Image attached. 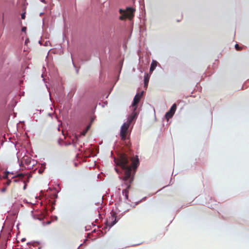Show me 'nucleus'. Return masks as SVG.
<instances>
[{
    "mask_svg": "<svg viewBox=\"0 0 249 249\" xmlns=\"http://www.w3.org/2000/svg\"><path fill=\"white\" fill-rule=\"evenodd\" d=\"M132 161L130 164L129 158L124 153L120 154L117 159H115V161L117 164L120 166L124 172V176L123 179L125 184L127 186L126 188L123 190V193L125 194V196L128 198V190L130 187L131 184L133 181V175H132V170L135 173L137 168L139 164L138 156L131 159Z\"/></svg>",
    "mask_w": 249,
    "mask_h": 249,
    "instance_id": "nucleus-1",
    "label": "nucleus"
},
{
    "mask_svg": "<svg viewBox=\"0 0 249 249\" xmlns=\"http://www.w3.org/2000/svg\"><path fill=\"white\" fill-rule=\"evenodd\" d=\"M135 117V113L132 114L131 116L128 119L127 122L124 123L122 126L120 131V137L122 140L124 141L126 139V135L128 133V128L130 126V124Z\"/></svg>",
    "mask_w": 249,
    "mask_h": 249,
    "instance_id": "nucleus-2",
    "label": "nucleus"
},
{
    "mask_svg": "<svg viewBox=\"0 0 249 249\" xmlns=\"http://www.w3.org/2000/svg\"><path fill=\"white\" fill-rule=\"evenodd\" d=\"M135 11V9L130 7H127L125 10L120 9L119 12L121 15L119 19L122 20H125L126 18L131 20L134 16Z\"/></svg>",
    "mask_w": 249,
    "mask_h": 249,
    "instance_id": "nucleus-3",
    "label": "nucleus"
},
{
    "mask_svg": "<svg viewBox=\"0 0 249 249\" xmlns=\"http://www.w3.org/2000/svg\"><path fill=\"white\" fill-rule=\"evenodd\" d=\"M117 216L116 213L115 212H112L111 213V216L107 220V224L108 226L111 227L115 225L117 222L116 220Z\"/></svg>",
    "mask_w": 249,
    "mask_h": 249,
    "instance_id": "nucleus-4",
    "label": "nucleus"
},
{
    "mask_svg": "<svg viewBox=\"0 0 249 249\" xmlns=\"http://www.w3.org/2000/svg\"><path fill=\"white\" fill-rule=\"evenodd\" d=\"M176 108H177L176 104H174L171 107L170 110L167 112H166V113L165 114V118L167 120H168L169 119H170L171 118H172L173 117V115L175 114Z\"/></svg>",
    "mask_w": 249,
    "mask_h": 249,
    "instance_id": "nucleus-5",
    "label": "nucleus"
},
{
    "mask_svg": "<svg viewBox=\"0 0 249 249\" xmlns=\"http://www.w3.org/2000/svg\"><path fill=\"white\" fill-rule=\"evenodd\" d=\"M142 92L141 93H138L136 94V95L134 97L133 102L132 105V106L133 107H135L134 110L136 109L137 105L140 101V99L142 96Z\"/></svg>",
    "mask_w": 249,
    "mask_h": 249,
    "instance_id": "nucleus-6",
    "label": "nucleus"
},
{
    "mask_svg": "<svg viewBox=\"0 0 249 249\" xmlns=\"http://www.w3.org/2000/svg\"><path fill=\"white\" fill-rule=\"evenodd\" d=\"M157 65V62L156 61H153L150 66V72H152L155 69Z\"/></svg>",
    "mask_w": 249,
    "mask_h": 249,
    "instance_id": "nucleus-7",
    "label": "nucleus"
},
{
    "mask_svg": "<svg viewBox=\"0 0 249 249\" xmlns=\"http://www.w3.org/2000/svg\"><path fill=\"white\" fill-rule=\"evenodd\" d=\"M149 79V77L147 73H145L144 75V86H146L148 85V81Z\"/></svg>",
    "mask_w": 249,
    "mask_h": 249,
    "instance_id": "nucleus-8",
    "label": "nucleus"
},
{
    "mask_svg": "<svg viewBox=\"0 0 249 249\" xmlns=\"http://www.w3.org/2000/svg\"><path fill=\"white\" fill-rule=\"evenodd\" d=\"M12 180L11 179H10V178L9 179H6V180H5L3 182V184L4 185V186H5L6 187L9 186L11 183H12Z\"/></svg>",
    "mask_w": 249,
    "mask_h": 249,
    "instance_id": "nucleus-9",
    "label": "nucleus"
},
{
    "mask_svg": "<svg viewBox=\"0 0 249 249\" xmlns=\"http://www.w3.org/2000/svg\"><path fill=\"white\" fill-rule=\"evenodd\" d=\"M9 172H5L3 176L2 177V178L4 180L9 179Z\"/></svg>",
    "mask_w": 249,
    "mask_h": 249,
    "instance_id": "nucleus-10",
    "label": "nucleus"
},
{
    "mask_svg": "<svg viewBox=\"0 0 249 249\" xmlns=\"http://www.w3.org/2000/svg\"><path fill=\"white\" fill-rule=\"evenodd\" d=\"M23 161H24L25 163L28 165L30 164L31 160L28 157H23Z\"/></svg>",
    "mask_w": 249,
    "mask_h": 249,
    "instance_id": "nucleus-11",
    "label": "nucleus"
},
{
    "mask_svg": "<svg viewBox=\"0 0 249 249\" xmlns=\"http://www.w3.org/2000/svg\"><path fill=\"white\" fill-rule=\"evenodd\" d=\"M90 125H89L87 126L86 130L85 131L82 132V134L83 135H85L86 133L87 132L88 130L90 128Z\"/></svg>",
    "mask_w": 249,
    "mask_h": 249,
    "instance_id": "nucleus-12",
    "label": "nucleus"
},
{
    "mask_svg": "<svg viewBox=\"0 0 249 249\" xmlns=\"http://www.w3.org/2000/svg\"><path fill=\"white\" fill-rule=\"evenodd\" d=\"M7 187L5 186H4L3 187H2L1 189V191L2 192H5L6 191H7Z\"/></svg>",
    "mask_w": 249,
    "mask_h": 249,
    "instance_id": "nucleus-13",
    "label": "nucleus"
},
{
    "mask_svg": "<svg viewBox=\"0 0 249 249\" xmlns=\"http://www.w3.org/2000/svg\"><path fill=\"white\" fill-rule=\"evenodd\" d=\"M235 47L236 50L237 51H240L241 50V48L239 46L238 44H236Z\"/></svg>",
    "mask_w": 249,
    "mask_h": 249,
    "instance_id": "nucleus-14",
    "label": "nucleus"
},
{
    "mask_svg": "<svg viewBox=\"0 0 249 249\" xmlns=\"http://www.w3.org/2000/svg\"><path fill=\"white\" fill-rule=\"evenodd\" d=\"M23 177L24 175L23 174H19L17 176V177H18L20 178H22Z\"/></svg>",
    "mask_w": 249,
    "mask_h": 249,
    "instance_id": "nucleus-15",
    "label": "nucleus"
},
{
    "mask_svg": "<svg viewBox=\"0 0 249 249\" xmlns=\"http://www.w3.org/2000/svg\"><path fill=\"white\" fill-rule=\"evenodd\" d=\"M22 182H23L24 183V185L23 186V190H25L26 189L27 184L25 183V180H22Z\"/></svg>",
    "mask_w": 249,
    "mask_h": 249,
    "instance_id": "nucleus-16",
    "label": "nucleus"
},
{
    "mask_svg": "<svg viewBox=\"0 0 249 249\" xmlns=\"http://www.w3.org/2000/svg\"><path fill=\"white\" fill-rule=\"evenodd\" d=\"M25 18V13H23L21 14V18L24 19Z\"/></svg>",
    "mask_w": 249,
    "mask_h": 249,
    "instance_id": "nucleus-17",
    "label": "nucleus"
},
{
    "mask_svg": "<svg viewBox=\"0 0 249 249\" xmlns=\"http://www.w3.org/2000/svg\"><path fill=\"white\" fill-rule=\"evenodd\" d=\"M26 27H23L22 28L21 31L22 32H25L26 31Z\"/></svg>",
    "mask_w": 249,
    "mask_h": 249,
    "instance_id": "nucleus-18",
    "label": "nucleus"
},
{
    "mask_svg": "<svg viewBox=\"0 0 249 249\" xmlns=\"http://www.w3.org/2000/svg\"><path fill=\"white\" fill-rule=\"evenodd\" d=\"M16 177H12V179H13V181L14 182H17L18 180L15 178Z\"/></svg>",
    "mask_w": 249,
    "mask_h": 249,
    "instance_id": "nucleus-19",
    "label": "nucleus"
},
{
    "mask_svg": "<svg viewBox=\"0 0 249 249\" xmlns=\"http://www.w3.org/2000/svg\"><path fill=\"white\" fill-rule=\"evenodd\" d=\"M25 239L23 238V239H22V241H25Z\"/></svg>",
    "mask_w": 249,
    "mask_h": 249,
    "instance_id": "nucleus-20",
    "label": "nucleus"
},
{
    "mask_svg": "<svg viewBox=\"0 0 249 249\" xmlns=\"http://www.w3.org/2000/svg\"><path fill=\"white\" fill-rule=\"evenodd\" d=\"M115 170H116V172H118V169H117L115 168Z\"/></svg>",
    "mask_w": 249,
    "mask_h": 249,
    "instance_id": "nucleus-21",
    "label": "nucleus"
}]
</instances>
